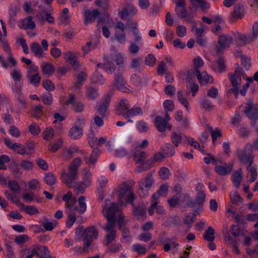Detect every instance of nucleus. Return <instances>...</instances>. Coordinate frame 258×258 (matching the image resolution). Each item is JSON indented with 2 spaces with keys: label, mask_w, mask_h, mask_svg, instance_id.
<instances>
[{
  "label": "nucleus",
  "mask_w": 258,
  "mask_h": 258,
  "mask_svg": "<svg viewBox=\"0 0 258 258\" xmlns=\"http://www.w3.org/2000/svg\"><path fill=\"white\" fill-rule=\"evenodd\" d=\"M135 182L133 181L127 183L123 182L119 187L118 200L120 204L125 205L127 204L134 206V200L136 199L133 190Z\"/></svg>",
  "instance_id": "1"
},
{
  "label": "nucleus",
  "mask_w": 258,
  "mask_h": 258,
  "mask_svg": "<svg viewBox=\"0 0 258 258\" xmlns=\"http://www.w3.org/2000/svg\"><path fill=\"white\" fill-rule=\"evenodd\" d=\"M153 183V174L151 172H148L144 179L138 182L139 196L142 198L147 197Z\"/></svg>",
  "instance_id": "2"
},
{
  "label": "nucleus",
  "mask_w": 258,
  "mask_h": 258,
  "mask_svg": "<svg viewBox=\"0 0 258 258\" xmlns=\"http://www.w3.org/2000/svg\"><path fill=\"white\" fill-rule=\"evenodd\" d=\"M38 71V67L33 64L27 68L26 74V77L29 83L35 87L39 85L41 78Z\"/></svg>",
  "instance_id": "3"
},
{
  "label": "nucleus",
  "mask_w": 258,
  "mask_h": 258,
  "mask_svg": "<svg viewBox=\"0 0 258 258\" xmlns=\"http://www.w3.org/2000/svg\"><path fill=\"white\" fill-rule=\"evenodd\" d=\"M78 178V171L68 168V172L64 171L61 174L62 182L69 187H74Z\"/></svg>",
  "instance_id": "4"
},
{
  "label": "nucleus",
  "mask_w": 258,
  "mask_h": 258,
  "mask_svg": "<svg viewBox=\"0 0 258 258\" xmlns=\"http://www.w3.org/2000/svg\"><path fill=\"white\" fill-rule=\"evenodd\" d=\"M123 72H116L114 68L113 86L119 91L122 92L128 93L131 91L130 88L126 87V81L125 80L122 74Z\"/></svg>",
  "instance_id": "5"
},
{
  "label": "nucleus",
  "mask_w": 258,
  "mask_h": 258,
  "mask_svg": "<svg viewBox=\"0 0 258 258\" xmlns=\"http://www.w3.org/2000/svg\"><path fill=\"white\" fill-rule=\"evenodd\" d=\"M98 232L95 227H88L84 230L82 234L84 242V248H87L92 243L93 238H96Z\"/></svg>",
  "instance_id": "6"
},
{
  "label": "nucleus",
  "mask_w": 258,
  "mask_h": 258,
  "mask_svg": "<svg viewBox=\"0 0 258 258\" xmlns=\"http://www.w3.org/2000/svg\"><path fill=\"white\" fill-rule=\"evenodd\" d=\"M243 73V70L242 68H237L233 75H231L229 77V80L231 82L233 88L232 91L235 94V96L237 97L239 92L238 86L241 84V76Z\"/></svg>",
  "instance_id": "7"
},
{
  "label": "nucleus",
  "mask_w": 258,
  "mask_h": 258,
  "mask_svg": "<svg viewBox=\"0 0 258 258\" xmlns=\"http://www.w3.org/2000/svg\"><path fill=\"white\" fill-rule=\"evenodd\" d=\"M170 120L169 114L166 113L165 118L162 117L158 116L156 117L155 120V125L157 130L160 132H164L166 128H168L169 130H171V126L168 125V121Z\"/></svg>",
  "instance_id": "8"
},
{
  "label": "nucleus",
  "mask_w": 258,
  "mask_h": 258,
  "mask_svg": "<svg viewBox=\"0 0 258 258\" xmlns=\"http://www.w3.org/2000/svg\"><path fill=\"white\" fill-rule=\"evenodd\" d=\"M204 185L201 183L197 184L196 190L198 191V194L196 197V201L197 203L198 209H196L195 211L199 213L203 210V206L205 202L206 195L205 192L202 190Z\"/></svg>",
  "instance_id": "9"
},
{
  "label": "nucleus",
  "mask_w": 258,
  "mask_h": 258,
  "mask_svg": "<svg viewBox=\"0 0 258 258\" xmlns=\"http://www.w3.org/2000/svg\"><path fill=\"white\" fill-rule=\"evenodd\" d=\"M244 108L243 111L249 118L251 120H256L258 118L257 108L256 105L251 101L249 100L246 103Z\"/></svg>",
  "instance_id": "10"
},
{
  "label": "nucleus",
  "mask_w": 258,
  "mask_h": 258,
  "mask_svg": "<svg viewBox=\"0 0 258 258\" xmlns=\"http://www.w3.org/2000/svg\"><path fill=\"white\" fill-rule=\"evenodd\" d=\"M67 105H71L72 109L75 112H81L84 110V105L81 101L76 100V96L74 94L69 95V99L66 101Z\"/></svg>",
  "instance_id": "11"
},
{
  "label": "nucleus",
  "mask_w": 258,
  "mask_h": 258,
  "mask_svg": "<svg viewBox=\"0 0 258 258\" xmlns=\"http://www.w3.org/2000/svg\"><path fill=\"white\" fill-rule=\"evenodd\" d=\"M247 149L245 148L244 149H238L237 150V153L238 158L241 163L244 164H254L253 162V156L251 154H247L246 150Z\"/></svg>",
  "instance_id": "12"
},
{
  "label": "nucleus",
  "mask_w": 258,
  "mask_h": 258,
  "mask_svg": "<svg viewBox=\"0 0 258 258\" xmlns=\"http://www.w3.org/2000/svg\"><path fill=\"white\" fill-rule=\"evenodd\" d=\"M126 29L125 25L121 21L116 23L115 27V35L118 40L121 44L125 42V34L124 31Z\"/></svg>",
  "instance_id": "13"
},
{
  "label": "nucleus",
  "mask_w": 258,
  "mask_h": 258,
  "mask_svg": "<svg viewBox=\"0 0 258 258\" xmlns=\"http://www.w3.org/2000/svg\"><path fill=\"white\" fill-rule=\"evenodd\" d=\"M5 145L10 149L14 151L17 154L21 155L27 153L26 148L25 146L17 143H12L7 138L4 139Z\"/></svg>",
  "instance_id": "14"
},
{
  "label": "nucleus",
  "mask_w": 258,
  "mask_h": 258,
  "mask_svg": "<svg viewBox=\"0 0 258 258\" xmlns=\"http://www.w3.org/2000/svg\"><path fill=\"white\" fill-rule=\"evenodd\" d=\"M119 210V208L116 203H111L110 204H106L102 209L103 215L106 218H115V215Z\"/></svg>",
  "instance_id": "15"
},
{
  "label": "nucleus",
  "mask_w": 258,
  "mask_h": 258,
  "mask_svg": "<svg viewBox=\"0 0 258 258\" xmlns=\"http://www.w3.org/2000/svg\"><path fill=\"white\" fill-rule=\"evenodd\" d=\"M233 38L228 34H223L219 36L218 39L219 47H218V53L222 50L228 48L233 43Z\"/></svg>",
  "instance_id": "16"
},
{
  "label": "nucleus",
  "mask_w": 258,
  "mask_h": 258,
  "mask_svg": "<svg viewBox=\"0 0 258 258\" xmlns=\"http://www.w3.org/2000/svg\"><path fill=\"white\" fill-rule=\"evenodd\" d=\"M100 13L97 10H90L86 9L84 11V24L87 26L89 24L93 23L100 16Z\"/></svg>",
  "instance_id": "17"
},
{
  "label": "nucleus",
  "mask_w": 258,
  "mask_h": 258,
  "mask_svg": "<svg viewBox=\"0 0 258 258\" xmlns=\"http://www.w3.org/2000/svg\"><path fill=\"white\" fill-rule=\"evenodd\" d=\"M244 13V9L243 5H240L239 4L235 5L229 17L230 21L233 22L237 19H241Z\"/></svg>",
  "instance_id": "18"
},
{
  "label": "nucleus",
  "mask_w": 258,
  "mask_h": 258,
  "mask_svg": "<svg viewBox=\"0 0 258 258\" xmlns=\"http://www.w3.org/2000/svg\"><path fill=\"white\" fill-rule=\"evenodd\" d=\"M63 57L66 61L69 62L72 67L75 70H77L80 64L78 60V57L74 52L68 51L63 53Z\"/></svg>",
  "instance_id": "19"
},
{
  "label": "nucleus",
  "mask_w": 258,
  "mask_h": 258,
  "mask_svg": "<svg viewBox=\"0 0 258 258\" xmlns=\"http://www.w3.org/2000/svg\"><path fill=\"white\" fill-rule=\"evenodd\" d=\"M143 111L141 107L138 106H134L132 108L127 110L125 113L118 112V115H122L124 117L127 118H133L137 115H142Z\"/></svg>",
  "instance_id": "20"
},
{
  "label": "nucleus",
  "mask_w": 258,
  "mask_h": 258,
  "mask_svg": "<svg viewBox=\"0 0 258 258\" xmlns=\"http://www.w3.org/2000/svg\"><path fill=\"white\" fill-rule=\"evenodd\" d=\"M103 59L105 61L104 63L103 64L101 63H98L97 67H100L104 69L107 74H112L113 72H114V67H113L114 63L113 61H111L112 59L108 56L104 55Z\"/></svg>",
  "instance_id": "21"
},
{
  "label": "nucleus",
  "mask_w": 258,
  "mask_h": 258,
  "mask_svg": "<svg viewBox=\"0 0 258 258\" xmlns=\"http://www.w3.org/2000/svg\"><path fill=\"white\" fill-rule=\"evenodd\" d=\"M111 61L113 60L117 65V67H115L114 65L113 67L116 69V72H124V64L125 62V59L123 56L120 53H117L114 56H113L112 54H111Z\"/></svg>",
  "instance_id": "22"
},
{
  "label": "nucleus",
  "mask_w": 258,
  "mask_h": 258,
  "mask_svg": "<svg viewBox=\"0 0 258 258\" xmlns=\"http://www.w3.org/2000/svg\"><path fill=\"white\" fill-rule=\"evenodd\" d=\"M110 97L108 95H106L102 98L101 100L100 105L98 109V112L102 117H105L106 116V113L110 104Z\"/></svg>",
  "instance_id": "23"
},
{
  "label": "nucleus",
  "mask_w": 258,
  "mask_h": 258,
  "mask_svg": "<svg viewBox=\"0 0 258 258\" xmlns=\"http://www.w3.org/2000/svg\"><path fill=\"white\" fill-rule=\"evenodd\" d=\"M197 76L200 83L202 85H207L208 84H212L214 81L213 77L209 75L206 71L201 73L197 71Z\"/></svg>",
  "instance_id": "24"
},
{
  "label": "nucleus",
  "mask_w": 258,
  "mask_h": 258,
  "mask_svg": "<svg viewBox=\"0 0 258 258\" xmlns=\"http://www.w3.org/2000/svg\"><path fill=\"white\" fill-rule=\"evenodd\" d=\"M134 149L133 155L134 160L137 164H142L147 157L146 152L142 149Z\"/></svg>",
  "instance_id": "25"
},
{
  "label": "nucleus",
  "mask_w": 258,
  "mask_h": 258,
  "mask_svg": "<svg viewBox=\"0 0 258 258\" xmlns=\"http://www.w3.org/2000/svg\"><path fill=\"white\" fill-rule=\"evenodd\" d=\"M126 221L124 220V216L120 215L119 216V219L118 220V224L119 226V229L123 233V236L122 237L123 239L124 238H129L128 241L131 240V236H130L129 234V230L125 226V224Z\"/></svg>",
  "instance_id": "26"
},
{
  "label": "nucleus",
  "mask_w": 258,
  "mask_h": 258,
  "mask_svg": "<svg viewBox=\"0 0 258 258\" xmlns=\"http://www.w3.org/2000/svg\"><path fill=\"white\" fill-rule=\"evenodd\" d=\"M83 135V130L82 128L77 125L72 127L68 133L69 137L73 140H78L82 137Z\"/></svg>",
  "instance_id": "27"
},
{
  "label": "nucleus",
  "mask_w": 258,
  "mask_h": 258,
  "mask_svg": "<svg viewBox=\"0 0 258 258\" xmlns=\"http://www.w3.org/2000/svg\"><path fill=\"white\" fill-rule=\"evenodd\" d=\"M32 19V17L30 16L22 20V26L20 28L24 30L34 29L36 25Z\"/></svg>",
  "instance_id": "28"
},
{
  "label": "nucleus",
  "mask_w": 258,
  "mask_h": 258,
  "mask_svg": "<svg viewBox=\"0 0 258 258\" xmlns=\"http://www.w3.org/2000/svg\"><path fill=\"white\" fill-rule=\"evenodd\" d=\"M225 166L217 165L215 166V169L217 174L220 175H225L229 174L233 168L232 165H226Z\"/></svg>",
  "instance_id": "29"
},
{
  "label": "nucleus",
  "mask_w": 258,
  "mask_h": 258,
  "mask_svg": "<svg viewBox=\"0 0 258 258\" xmlns=\"http://www.w3.org/2000/svg\"><path fill=\"white\" fill-rule=\"evenodd\" d=\"M225 62L224 60L220 58L212 64V69L214 71L219 73L225 72L226 70Z\"/></svg>",
  "instance_id": "30"
},
{
  "label": "nucleus",
  "mask_w": 258,
  "mask_h": 258,
  "mask_svg": "<svg viewBox=\"0 0 258 258\" xmlns=\"http://www.w3.org/2000/svg\"><path fill=\"white\" fill-rule=\"evenodd\" d=\"M191 5L195 8H201L203 10L210 8V5L205 0H190Z\"/></svg>",
  "instance_id": "31"
},
{
  "label": "nucleus",
  "mask_w": 258,
  "mask_h": 258,
  "mask_svg": "<svg viewBox=\"0 0 258 258\" xmlns=\"http://www.w3.org/2000/svg\"><path fill=\"white\" fill-rule=\"evenodd\" d=\"M199 102L201 107L207 111H210L214 107L212 101L205 97L200 99Z\"/></svg>",
  "instance_id": "32"
},
{
  "label": "nucleus",
  "mask_w": 258,
  "mask_h": 258,
  "mask_svg": "<svg viewBox=\"0 0 258 258\" xmlns=\"http://www.w3.org/2000/svg\"><path fill=\"white\" fill-rule=\"evenodd\" d=\"M42 72L44 75H51L55 71L54 66L49 62H43L40 66Z\"/></svg>",
  "instance_id": "33"
},
{
  "label": "nucleus",
  "mask_w": 258,
  "mask_h": 258,
  "mask_svg": "<svg viewBox=\"0 0 258 258\" xmlns=\"http://www.w3.org/2000/svg\"><path fill=\"white\" fill-rule=\"evenodd\" d=\"M98 181L99 184L98 190L100 193L99 197L102 200V194L104 192V189L105 188L108 183V179L105 176L102 175L98 178Z\"/></svg>",
  "instance_id": "34"
},
{
  "label": "nucleus",
  "mask_w": 258,
  "mask_h": 258,
  "mask_svg": "<svg viewBox=\"0 0 258 258\" xmlns=\"http://www.w3.org/2000/svg\"><path fill=\"white\" fill-rule=\"evenodd\" d=\"M86 95L89 99L94 100L99 96L98 90L95 87L92 86H87Z\"/></svg>",
  "instance_id": "35"
},
{
  "label": "nucleus",
  "mask_w": 258,
  "mask_h": 258,
  "mask_svg": "<svg viewBox=\"0 0 258 258\" xmlns=\"http://www.w3.org/2000/svg\"><path fill=\"white\" fill-rule=\"evenodd\" d=\"M86 198L84 196H81L78 198V206H76V212L79 214L84 213L87 209V205L85 203Z\"/></svg>",
  "instance_id": "36"
},
{
  "label": "nucleus",
  "mask_w": 258,
  "mask_h": 258,
  "mask_svg": "<svg viewBox=\"0 0 258 258\" xmlns=\"http://www.w3.org/2000/svg\"><path fill=\"white\" fill-rule=\"evenodd\" d=\"M248 174L250 175V178L249 180L250 182H253L257 178L256 165L255 164L248 165L247 167Z\"/></svg>",
  "instance_id": "37"
},
{
  "label": "nucleus",
  "mask_w": 258,
  "mask_h": 258,
  "mask_svg": "<svg viewBox=\"0 0 258 258\" xmlns=\"http://www.w3.org/2000/svg\"><path fill=\"white\" fill-rule=\"evenodd\" d=\"M130 107V102L126 99H122L119 102V105L116 110V113L118 115V112H122L125 113L129 109Z\"/></svg>",
  "instance_id": "38"
},
{
  "label": "nucleus",
  "mask_w": 258,
  "mask_h": 258,
  "mask_svg": "<svg viewBox=\"0 0 258 258\" xmlns=\"http://www.w3.org/2000/svg\"><path fill=\"white\" fill-rule=\"evenodd\" d=\"M167 157L166 154H165L162 151L158 152L154 154V156L149 159L147 160V163H152L154 164L155 162H159L162 161L164 158Z\"/></svg>",
  "instance_id": "39"
},
{
  "label": "nucleus",
  "mask_w": 258,
  "mask_h": 258,
  "mask_svg": "<svg viewBox=\"0 0 258 258\" xmlns=\"http://www.w3.org/2000/svg\"><path fill=\"white\" fill-rule=\"evenodd\" d=\"M161 150L167 157L172 156L175 153V149L173 146L170 143H166L163 145Z\"/></svg>",
  "instance_id": "40"
},
{
  "label": "nucleus",
  "mask_w": 258,
  "mask_h": 258,
  "mask_svg": "<svg viewBox=\"0 0 258 258\" xmlns=\"http://www.w3.org/2000/svg\"><path fill=\"white\" fill-rule=\"evenodd\" d=\"M99 153V149L98 148H95L93 149L90 157L89 158L85 157L84 160L87 164H94L97 159Z\"/></svg>",
  "instance_id": "41"
},
{
  "label": "nucleus",
  "mask_w": 258,
  "mask_h": 258,
  "mask_svg": "<svg viewBox=\"0 0 258 258\" xmlns=\"http://www.w3.org/2000/svg\"><path fill=\"white\" fill-rule=\"evenodd\" d=\"M18 9L15 6H12L9 8V23L11 26H14L15 24Z\"/></svg>",
  "instance_id": "42"
},
{
  "label": "nucleus",
  "mask_w": 258,
  "mask_h": 258,
  "mask_svg": "<svg viewBox=\"0 0 258 258\" xmlns=\"http://www.w3.org/2000/svg\"><path fill=\"white\" fill-rule=\"evenodd\" d=\"M92 173L89 170L84 169L82 173V182L90 186L92 180Z\"/></svg>",
  "instance_id": "43"
},
{
  "label": "nucleus",
  "mask_w": 258,
  "mask_h": 258,
  "mask_svg": "<svg viewBox=\"0 0 258 258\" xmlns=\"http://www.w3.org/2000/svg\"><path fill=\"white\" fill-rule=\"evenodd\" d=\"M214 234V229L213 227L210 226L205 231L203 235V238L208 241H213L215 239Z\"/></svg>",
  "instance_id": "44"
},
{
  "label": "nucleus",
  "mask_w": 258,
  "mask_h": 258,
  "mask_svg": "<svg viewBox=\"0 0 258 258\" xmlns=\"http://www.w3.org/2000/svg\"><path fill=\"white\" fill-rule=\"evenodd\" d=\"M242 179V170L239 169L232 174V181L236 188L239 187Z\"/></svg>",
  "instance_id": "45"
},
{
  "label": "nucleus",
  "mask_w": 258,
  "mask_h": 258,
  "mask_svg": "<svg viewBox=\"0 0 258 258\" xmlns=\"http://www.w3.org/2000/svg\"><path fill=\"white\" fill-rule=\"evenodd\" d=\"M208 130L211 134L212 142L214 144L218 138L222 137V131L218 127L215 128V130H213V128L211 126H208Z\"/></svg>",
  "instance_id": "46"
},
{
  "label": "nucleus",
  "mask_w": 258,
  "mask_h": 258,
  "mask_svg": "<svg viewBox=\"0 0 258 258\" xmlns=\"http://www.w3.org/2000/svg\"><path fill=\"white\" fill-rule=\"evenodd\" d=\"M44 181L46 184L50 186L53 185L56 183V176L51 172L47 173L44 175Z\"/></svg>",
  "instance_id": "47"
},
{
  "label": "nucleus",
  "mask_w": 258,
  "mask_h": 258,
  "mask_svg": "<svg viewBox=\"0 0 258 258\" xmlns=\"http://www.w3.org/2000/svg\"><path fill=\"white\" fill-rule=\"evenodd\" d=\"M21 209H23L27 214L30 215H36L39 213V211L36 207L32 206H25L24 204H20Z\"/></svg>",
  "instance_id": "48"
},
{
  "label": "nucleus",
  "mask_w": 258,
  "mask_h": 258,
  "mask_svg": "<svg viewBox=\"0 0 258 258\" xmlns=\"http://www.w3.org/2000/svg\"><path fill=\"white\" fill-rule=\"evenodd\" d=\"M11 76L15 83L22 82V73L19 68H14L11 72Z\"/></svg>",
  "instance_id": "49"
},
{
  "label": "nucleus",
  "mask_w": 258,
  "mask_h": 258,
  "mask_svg": "<svg viewBox=\"0 0 258 258\" xmlns=\"http://www.w3.org/2000/svg\"><path fill=\"white\" fill-rule=\"evenodd\" d=\"M91 81L92 83L102 85L105 82L103 76L99 74L96 71L91 76Z\"/></svg>",
  "instance_id": "50"
},
{
  "label": "nucleus",
  "mask_w": 258,
  "mask_h": 258,
  "mask_svg": "<svg viewBox=\"0 0 258 258\" xmlns=\"http://www.w3.org/2000/svg\"><path fill=\"white\" fill-rule=\"evenodd\" d=\"M31 114L35 118H40L43 114V107L41 105L35 106L32 108Z\"/></svg>",
  "instance_id": "51"
},
{
  "label": "nucleus",
  "mask_w": 258,
  "mask_h": 258,
  "mask_svg": "<svg viewBox=\"0 0 258 258\" xmlns=\"http://www.w3.org/2000/svg\"><path fill=\"white\" fill-rule=\"evenodd\" d=\"M106 250V253H113L119 251L122 248V246L120 243H113L107 245Z\"/></svg>",
  "instance_id": "52"
},
{
  "label": "nucleus",
  "mask_w": 258,
  "mask_h": 258,
  "mask_svg": "<svg viewBox=\"0 0 258 258\" xmlns=\"http://www.w3.org/2000/svg\"><path fill=\"white\" fill-rule=\"evenodd\" d=\"M182 134L173 132L171 134V140L175 147H177L181 143Z\"/></svg>",
  "instance_id": "53"
},
{
  "label": "nucleus",
  "mask_w": 258,
  "mask_h": 258,
  "mask_svg": "<svg viewBox=\"0 0 258 258\" xmlns=\"http://www.w3.org/2000/svg\"><path fill=\"white\" fill-rule=\"evenodd\" d=\"M108 233L105 236L104 245L105 246L111 244L116 237V231L108 232Z\"/></svg>",
  "instance_id": "54"
},
{
  "label": "nucleus",
  "mask_w": 258,
  "mask_h": 258,
  "mask_svg": "<svg viewBox=\"0 0 258 258\" xmlns=\"http://www.w3.org/2000/svg\"><path fill=\"white\" fill-rule=\"evenodd\" d=\"M31 51L34 54L38 57L42 56L43 51L39 44L37 42H33L30 45Z\"/></svg>",
  "instance_id": "55"
},
{
  "label": "nucleus",
  "mask_w": 258,
  "mask_h": 258,
  "mask_svg": "<svg viewBox=\"0 0 258 258\" xmlns=\"http://www.w3.org/2000/svg\"><path fill=\"white\" fill-rule=\"evenodd\" d=\"M87 74L83 72H80L77 76V81L74 82V86L76 88H80L83 85V82L87 78Z\"/></svg>",
  "instance_id": "56"
},
{
  "label": "nucleus",
  "mask_w": 258,
  "mask_h": 258,
  "mask_svg": "<svg viewBox=\"0 0 258 258\" xmlns=\"http://www.w3.org/2000/svg\"><path fill=\"white\" fill-rule=\"evenodd\" d=\"M43 222L42 223V225L46 231H52L56 226V222H50L49 221L48 219L46 217H44L43 218Z\"/></svg>",
  "instance_id": "57"
},
{
  "label": "nucleus",
  "mask_w": 258,
  "mask_h": 258,
  "mask_svg": "<svg viewBox=\"0 0 258 258\" xmlns=\"http://www.w3.org/2000/svg\"><path fill=\"white\" fill-rule=\"evenodd\" d=\"M62 140L59 139L54 143L49 144L48 146V150L51 152H55L62 147Z\"/></svg>",
  "instance_id": "58"
},
{
  "label": "nucleus",
  "mask_w": 258,
  "mask_h": 258,
  "mask_svg": "<svg viewBox=\"0 0 258 258\" xmlns=\"http://www.w3.org/2000/svg\"><path fill=\"white\" fill-rule=\"evenodd\" d=\"M35 247L39 253V258H45L46 256L49 255V252L46 246L38 245Z\"/></svg>",
  "instance_id": "59"
},
{
  "label": "nucleus",
  "mask_w": 258,
  "mask_h": 258,
  "mask_svg": "<svg viewBox=\"0 0 258 258\" xmlns=\"http://www.w3.org/2000/svg\"><path fill=\"white\" fill-rule=\"evenodd\" d=\"M233 34L234 38L239 40V43L240 45H244L251 41L250 39L245 35L238 32L234 33Z\"/></svg>",
  "instance_id": "60"
},
{
  "label": "nucleus",
  "mask_w": 258,
  "mask_h": 258,
  "mask_svg": "<svg viewBox=\"0 0 258 258\" xmlns=\"http://www.w3.org/2000/svg\"><path fill=\"white\" fill-rule=\"evenodd\" d=\"M76 200L75 198H74L70 201L66 202L65 204L66 212H76Z\"/></svg>",
  "instance_id": "61"
},
{
  "label": "nucleus",
  "mask_w": 258,
  "mask_h": 258,
  "mask_svg": "<svg viewBox=\"0 0 258 258\" xmlns=\"http://www.w3.org/2000/svg\"><path fill=\"white\" fill-rule=\"evenodd\" d=\"M107 220V223L106 224L104 230L107 232H110L112 231H116L114 230L115 226V218H106Z\"/></svg>",
  "instance_id": "62"
},
{
  "label": "nucleus",
  "mask_w": 258,
  "mask_h": 258,
  "mask_svg": "<svg viewBox=\"0 0 258 258\" xmlns=\"http://www.w3.org/2000/svg\"><path fill=\"white\" fill-rule=\"evenodd\" d=\"M132 249L133 251L137 252L139 255L145 254L147 251V248L145 246L141 244L133 245Z\"/></svg>",
  "instance_id": "63"
},
{
  "label": "nucleus",
  "mask_w": 258,
  "mask_h": 258,
  "mask_svg": "<svg viewBox=\"0 0 258 258\" xmlns=\"http://www.w3.org/2000/svg\"><path fill=\"white\" fill-rule=\"evenodd\" d=\"M43 139L50 141L53 139L54 135V130L52 127H47L42 133Z\"/></svg>",
  "instance_id": "64"
}]
</instances>
